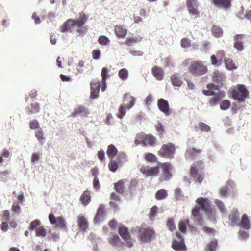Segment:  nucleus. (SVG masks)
I'll list each match as a JSON object with an SVG mask.
<instances>
[{
    "instance_id": "e433bc0d",
    "label": "nucleus",
    "mask_w": 251,
    "mask_h": 251,
    "mask_svg": "<svg viewBox=\"0 0 251 251\" xmlns=\"http://www.w3.org/2000/svg\"><path fill=\"white\" fill-rule=\"evenodd\" d=\"M26 111L29 114H32L38 112L39 111V107L38 104L35 103L31 104L30 106H28L27 107Z\"/></svg>"
},
{
    "instance_id": "412c9836",
    "label": "nucleus",
    "mask_w": 251,
    "mask_h": 251,
    "mask_svg": "<svg viewBox=\"0 0 251 251\" xmlns=\"http://www.w3.org/2000/svg\"><path fill=\"white\" fill-rule=\"evenodd\" d=\"M91 98L92 99L96 98L98 96V94L100 88V84L99 81H93L91 83Z\"/></svg>"
},
{
    "instance_id": "7ed1b4c3",
    "label": "nucleus",
    "mask_w": 251,
    "mask_h": 251,
    "mask_svg": "<svg viewBox=\"0 0 251 251\" xmlns=\"http://www.w3.org/2000/svg\"><path fill=\"white\" fill-rule=\"evenodd\" d=\"M207 90H203V93L206 96H214L209 101L211 105L217 104L218 102L225 96L224 92L222 91H219L217 93H214V91L218 90V88L214 83L208 84L207 85Z\"/></svg>"
},
{
    "instance_id": "c9c22d12",
    "label": "nucleus",
    "mask_w": 251,
    "mask_h": 251,
    "mask_svg": "<svg viewBox=\"0 0 251 251\" xmlns=\"http://www.w3.org/2000/svg\"><path fill=\"white\" fill-rule=\"evenodd\" d=\"M127 109L126 106L121 104L119 106L118 108V112L116 114L117 117L120 119H122L125 115Z\"/></svg>"
},
{
    "instance_id": "338daca9",
    "label": "nucleus",
    "mask_w": 251,
    "mask_h": 251,
    "mask_svg": "<svg viewBox=\"0 0 251 251\" xmlns=\"http://www.w3.org/2000/svg\"><path fill=\"white\" fill-rule=\"evenodd\" d=\"M228 193V189L227 187H223L220 190V193L221 196L226 197Z\"/></svg>"
},
{
    "instance_id": "f257e3e1",
    "label": "nucleus",
    "mask_w": 251,
    "mask_h": 251,
    "mask_svg": "<svg viewBox=\"0 0 251 251\" xmlns=\"http://www.w3.org/2000/svg\"><path fill=\"white\" fill-rule=\"evenodd\" d=\"M87 17L82 12L79 14V18L76 20L68 19L60 27L61 32L70 31L75 26L82 27L87 22Z\"/></svg>"
},
{
    "instance_id": "f03ea898",
    "label": "nucleus",
    "mask_w": 251,
    "mask_h": 251,
    "mask_svg": "<svg viewBox=\"0 0 251 251\" xmlns=\"http://www.w3.org/2000/svg\"><path fill=\"white\" fill-rule=\"evenodd\" d=\"M188 72L195 77L201 76L208 72V68L205 64L200 60L193 61L188 68Z\"/></svg>"
},
{
    "instance_id": "5701e85b",
    "label": "nucleus",
    "mask_w": 251,
    "mask_h": 251,
    "mask_svg": "<svg viewBox=\"0 0 251 251\" xmlns=\"http://www.w3.org/2000/svg\"><path fill=\"white\" fill-rule=\"evenodd\" d=\"M152 74L158 80H161L163 78L164 72L163 69L157 66H155L151 69Z\"/></svg>"
},
{
    "instance_id": "c85d7f7f",
    "label": "nucleus",
    "mask_w": 251,
    "mask_h": 251,
    "mask_svg": "<svg viewBox=\"0 0 251 251\" xmlns=\"http://www.w3.org/2000/svg\"><path fill=\"white\" fill-rule=\"evenodd\" d=\"M107 154L110 159H112L117 154V149L113 144L108 146L106 151Z\"/></svg>"
},
{
    "instance_id": "a18cd8bd",
    "label": "nucleus",
    "mask_w": 251,
    "mask_h": 251,
    "mask_svg": "<svg viewBox=\"0 0 251 251\" xmlns=\"http://www.w3.org/2000/svg\"><path fill=\"white\" fill-rule=\"evenodd\" d=\"M217 245L216 240H212L209 243L206 248V251H214Z\"/></svg>"
},
{
    "instance_id": "2f4dec72",
    "label": "nucleus",
    "mask_w": 251,
    "mask_h": 251,
    "mask_svg": "<svg viewBox=\"0 0 251 251\" xmlns=\"http://www.w3.org/2000/svg\"><path fill=\"white\" fill-rule=\"evenodd\" d=\"M179 75L178 74L175 73L170 78L172 84L175 86L180 87L182 84V81Z\"/></svg>"
},
{
    "instance_id": "09e8293b",
    "label": "nucleus",
    "mask_w": 251,
    "mask_h": 251,
    "mask_svg": "<svg viewBox=\"0 0 251 251\" xmlns=\"http://www.w3.org/2000/svg\"><path fill=\"white\" fill-rule=\"evenodd\" d=\"M9 157V152L7 149H4L0 157V163H2L4 159Z\"/></svg>"
},
{
    "instance_id": "c03bdc74",
    "label": "nucleus",
    "mask_w": 251,
    "mask_h": 251,
    "mask_svg": "<svg viewBox=\"0 0 251 251\" xmlns=\"http://www.w3.org/2000/svg\"><path fill=\"white\" fill-rule=\"evenodd\" d=\"M198 127L201 131L203 132H209L211 129L208 125L202 122L198 124Z\"/></svg>"
},
{
    "instance_id": "b1692460",
    "label": "nucleus",
    "mask_w": 251,
    "mask_h": 251,
    "mask_svg": "<svg viewBox=\"0 0 251 251\" xmlns=\"http://www.w3.org/2000/svg\"><path fill=\"white\" fill-rule=\"evenodd\" d=\"M123 100L125 102H126L124 105L127 106V109H129L134 105L136 99L132 96L125 94L123 96Z\"/></svg>"
},
{
    "instance_id": "4468645a",
    "label": "nucleus",
    "mask_w": 251,
    "mask_h": 251,
    "mask_svg": "<svg viewBox=\"0 0 251 251\" xmlns=\"http://www.w3.org/2000/svg\"><path fill=\"white\" fill-rule=\"evenodd\" d=\"M140 172L147 176H157L159 172L158 166L150 168L149 166H142L140 169Z\"/></svg>"
},
{
    "instance_id": "0eeeda50",
    "label": "nucleus",
    "mask_w": 251,
    "mask_h": 251,
    "mask_svg": "<svg viewBox=\"0 0 251 251\" xmlns=\"http://www.w3.org/2000/svg\"><path fill=\"white\" fill-rule=\"evenodd\" d=\"M135 142L136 143H141L145 145L153 146L156 144V140L155 138L151 134H146L141 133L137 135Z\"/></svg>"
},
{
    "instance_id": "20e7f679",
    "label": "nucleus",
    "mask_w": 251,
    "mask_h": 251,
    "mask_svg": "<svg viewBox=\"0 0 251 251\" xmlns=\"http://www.w3.org/2000/svg\"><path fill=\"white\" fill-rule=\"evenodd\" d=\"M232 97L238 102L244 101L249 96V91L244 85H238L230 90Z\"/></svg>"
},
{
    "instance_id": "37998d69",
    "label": "nucleus",
    "mask_w": 251,
    "mask_h": 251,
    "mask_svg": "<svg viewBox=\"0 0 251 251\" xmlns=\"http://www.w3.org/2000/svg\"><path fill=\"white\" fill-rule=\"evenodd\" d=\"M188 224H189L188 220L180 221L178 224V227H179V230L182 232H185L186 230L187 226L188 225Z\"/></svg>"
},
{
    "instance_id": "a211bd4d",
    "label": "nucleus",
    "mask_w": 251,
    "mask_h": 251,
    "mask_svg": "<svg viewBox=\"0 0 251 251\" xmlns=\"http://www.w3.org/2000/svg\"><path fill=\"white\" fill-rule=\"evenodd\" d=\"M157 106L159 109L166 115L170 114V108L168 102L164 99L161 98L158 100Z\"/></svg>"
},
{
    "instance_id": "864d4df0",
    "label": "nucleus",
    "mask_w": 251,
    "mask_h": 251,
    "mask_svg": "<svg viewBox=\"0 0 251 251\" xmlns=\"http://www.w3.org/2000/svg\"><path fill=\"white\" fill-rule=\"evenodd\" d=\"M181 45L183 48H188L191 46V41L187 38H183L181 39Z\"/></svg>"
},
{
    "instance_id": "6ab92c4d",
    "label": "nucleus",
    "mask_w": 251,
    "mask_h": 251,
    "mask_svg": "<svg viewBox=\"0 0 251 251\" xmlns=\"http://www.w3.org/2000/svg\"><path fill=\"white\" fill-rule=\"evenodd\" d=\"M108 70L107 68L103 67L101 70V80L100 81V87L101 90L104 91L106 88V80L110 78V75L108 74Z\"/></svg>"
},
{
    "instance_id": "1a4fd4ad",
    "label": "nucleus",
    "mask_w": 251,
    "mask_h": 251,
    "mask_svg": "<svg viewBox=\"0 0 251 251\" xmlns=\"http://www.w3.org/2000/svg\"><path fill=\"white\" fill-rule=\"evenodd\" d=\"M49 220L50 223L54 225L56 227L61 229L66 230L67 229V224L65 219L62 216L56 217L53 213H50Z\"/></svg>"
},
{
    "instance_id": "cd10ccee",
    "label": "nucleus",
    "mask_w": 251,
    "mask_h": 251,
    "mask_svg": "<svg viewBox=\"0 0 251 251\" xmlns=\"http://www.w3.org/2000/svg\"><path fill=\"white\" fill-rule=\"evenodd\" d=\"M225 78V75L219 71H215L214 72L213 79V80L218 84L222 85L223 81L224 80Z\"/></svg>"
},
{
    "instance_id": "774afa93",
    "label": "nucleus",
    "mask_w": 251,
    "mask_h": 251,
    "mask_svg": "<svg viewBox=\"0 0 251 251\" xmlns=\"http://www.w3.org/2000/svg\"><path fill=\"white\" fill-rule=\"evenodd\" d=\"M138 184V181L136 179H132L129 183V187L131 189H134Z\"/></svg>"
},
{
    "instance_id": "dca6fc26",
    "label": "nucleus",
    "mask_w": 251,
    "mask_h": 251,
    "mask_svg": "<svg viewBox=\"0 0 251 251\" xmlns=\"http://www.w3.org/2000/svg\"><path fill=\"white\" fill-rule=\"evenodd\" d=\"M190 175L196 182L201 183L204 177L203 174L198 172V169L194 166L192 165L190 168Z\"/></svg>"
},
{
    "instance_id": "5fc2aeb1",
    "label": "nucleus",
    "mask_w": 251,
    "mask_h": 251,
    "mask_svg": "<svg viewBox=\"0 0 251 251\" xmlns=\"http://www.w3.org/2000/svg\"><path fill=\"white\" fill-rule=\"evenodd\" d=\"M40 224V222L38 220H34L32 221L30 223L29 229L30 230H35V229L37 228V226Z\"/></svg>"
},
{
    "instance_id": "49530a36",
    "label": "nucleus",
    "mask_w": 251,
    "mask_h": 251,
    "mask_svg": "<svg viewBox=\"0 0 251 251\" xmlns=\"http://www.w3.org/2000/svg\"><path fill=\"white\" fill-rule=\"evenodd\" d=\"M118 165L117 162H116L115 161H113L112 159H111L110 162L108 164V168L109 169L113 172H115L118 169Z\"/></svg>"
},
{
    "instance_id": "ea45409f",
    "label": "nucleus",
    "mask_w": 251,
    "mask_h": 251,
    "mask_svg": "<svg viewBox=\"0 0 251 251\" xmlns=\"http://www.w3.org/2000/svg\"><path fill=\"white\" fill-rule=\"evenodd\" d=\"M155 128L156 131L158 132V135L160 138L163 137V134L165 132L164 126L160 122H158V123L155 125Z\"/></svg>"
},
{
    "instance_id": "aec40b11",
    "label": "nucleus",
    "mask_w": 251,
    "mask_h": 251,
    "mask_svg": "<svg viewBox=\"0 0 251 251\" xmlns=\"http://www.w3.org/2000/svg\"><path fill=\"white\" fill-rule=\"evenodd\" d=\"M201 151V150L191 148L186 150L185 157L186 159H194Z\"/></svg>"
},
{
    "instance_id": "4d7b16f0",
    "label": "nucleus",
    "mask_w": 251,
    "mask_h": 251,
    "mask_svg": "<svg viewBox=\"0 0 251 251\" xmlns=\"http://www.w3.org/2000/svg\"><path fill=\"white\" fill-rule=\"evenodd\" d=\"M215 204L217 205V206L218 207L219 210L221 211V212H225L226 211L224 204L221 201H220L219 200H216Z\"/></svg>"
},
{
    "instance_id": "13d9d810",
    "label": "nucleus",
    "mask_w": 251,
    "mask_h": 251,
    "mask_svg": "<svg viewBox=\"0 0 251 251\" xmlns=\"http://www.w3.org/2000/svg\"><path fill=\"white\" fill-rule=\"evenodd\" d=\"M145 159L148 161L153 162L156 160V157L154 154L151 153H148L146 154Z\"/></svg>"
},
{
    "instance_id": "473e14b6",
    "label": "nucleus",
    "mask_w": 251,
    "mask_h": 251,
    "mask_svg": "<svg viewBox=\"0 0 251 251\" xmlns=\"http://www.w3.org/2000/svg\"><path fill=\"white\" fill-rule=\"evenodd\" d=\"M192 215L195 220L198 222L202 221V216L201 214L199 206L196 205L192 209Z\"/></svg>"
},
{
    "instance_id": "8fccbe9b",
    "label": "nucleus",
    "mask_w": 251,
    "mask_h": 251,
    "mask_svg": "<svg viewBox=\"0 0 251 251\" xmlns=\"http://www.w3.org/2000/svg\"><path fill=\"white\" fill-rule=\"evenodd\" d=\"M167 226L169 229L172 231L175 229L176 227L174 224V221L173 218H170L168 219Z\"/></svg>"
},
{
    "instance_id": "c756f323",
    "label": "nucleus",
    "mask_w": 251,
    "mask_h": 251,
    "mask_svg": "<svg viewBox=\"0 0 251 251\" xmlns=\"http://www.w3.org/2000/svg\"><path fill=\"white\" fill-rule=\"evenodd\" d=\"M105 214V208L103 205H100L96 213L94 220L95 222L98 223L103 218Z\"/></svg>"
},
{
    "instance_id": "ddd939ff",
    "label": "nucleus",
    "mask_w": 251,
    "mask_h": 251,
    "mask_svg": "<svg viewBox=\"0 0 251 251\" xmlns=\"http://www.w3.org/2000/svg\"><path fill=\"white\" fill-rule=\"evenodd\" d=\"M176 237L180 240V241H177L176 240L173 241L172 245V247L173 249L176 251H186V247L185 245L184 240L182 239V236L180 235V233L176 232Z\"/></svg>"
},
{
    "instance_id": "9b49d317",
    "label": "nucleus",
    "mask_w": 251,
    "mask_h": 251,
    "mask_svg": "<svg viewBox=\"0 0 251 251\" xmlns=\"http://www.w3.org/2000/svg\"><path fill=\"white\" fill-rule=\"evenodd\" d=\"M162 169L163 173L160 179L162 181L169 180L172 176L170 171L172 169V165L168 162L160 163L158 166Z\"/></svg>"
},
{
    "instance_id": "e2e57ef3",
    "label": "nucleus",
    "mask_w": 251,
    "mask_h": 251,
    "mask_svg": "<svg viewBox=\"0 0 251 251\" xmlns=\"http://www.w3.org/2000/svg\"><path fill=\"white\" fill-rule=\"evenodd\" d=\"M211 64L214 66H219L221 63H219V61L217 57L215 55H212L211 56Z\"/></svg>"
},
{
    "instance_id": "052dcab7",
    "label": "nucleus",
    "mask_w": 251,
    "mask_h": 251,
    "mask_svg": "<svg viewBox=\"0 0 251 251\" xmlns=\"http://www.w3.org/2000/svg\"><path fill=\"white\" fill-rule=\"evenodd\" d=\"M12 210L15 213H19L20 211V206L18 201H15L12 206Z\"/></svg>"
},
{
    "instance_id": "603ef678",
    "label": "nucleus",
    "mask_w": 251,
    "mask_h": 251,
    "mask_svg": "<svg viewBox=\"0 0 251 251\" xmlns=\"http://www.w3.org/2000/svg\"><path fill=\"white\" fill-rule=\"evenodd\" d=\"M230 105V102L228 100H224L220 104V108L222 110L227 109Z\"/></svg>"
},
{
    "instance_id": "bb28decb",
    "label": "nucleus",
    "mask_w": 251,
    "mask_h": 251,
    "mask_svg": "<svg viewBox=\"0 0 251 251\" xmlns=\"http://www.w3.org/2000/svg\"><path fill=\"white\" fill-rule=\"evenodd\" d=\"M90 193L88 190H85L81 195L80 201L82 204L86 206L88 204L90 201Z\"/></svg>"
},
{
    "instance_id": "6e6552de",
    "label": "nucleus",
    "mask_w": 251,
    "mask_h": 251,
    "mask_svg": "<svg viewBox=\"0 0 251 251\" xmlns=\"http://www.w3.org/2000/svg\"><path fill=\"white\" fill-rule=\"evenodd\" d=\"M139 241L146 243L150 241L154 234V231L150 227H140L138 231Z\"/></svg>"
},
{
    "instance_id": "6e6d98bb",
    "label": "nucleus",
    "mask_w": 251,
    "mask_h": 251,
    "mask_svg": "<svg viewBox=\"0 0 251 251\" xmlns=\"http://www.w3.org/2000/svg\"><path fill=\"white\" fill-rule=\"evenodd\" d=\"M140 39H138V38L134 37V38H128L126 39V41L124 43L127 46H130L132 43H135L139 42Z\"/></svg>"
},
{
    "instance_id": "9d476101",
    "label": "nucleus",
    "mask_w": 251,
    "mask_h": 251,
    "mask_svg": "<svg viewBox=\"0 0 251 251\" xmlns=\"http://www.w3.org/2000/svg\"><path fill=\"white\" fill-rule=\"evenodd\" d=\"M196 202L200 205L201 209L204 211L207 216L212 215L213 211L210 202L208 199L200 197L196 200Z\"/></svg>"
},
{
    "instance_id": "a878e982",
    "label": "nucleus",
    "mask_w": 251,
    "mask_h": 251,
    "mask_svg": "<svg viewBox=\"0 0 251 251\" xmlns=\"http://www.w3.org/2000/svg\"><path fill=\"white\" fill-rule=\"evenodd\" d=\"M77 223L79 228L83 231L88 228V223L86 218L83 215H79L77 217Z\"/></svg>"
},
{
    "instance_id": "423d86ee",
    "label": "nucleus",
    "mask_w": 251,
    "mask_h": 251,
    "mask_svg": "<svg viewBox=\"0 0 251 251\" xmlns=\"http://www.w3.org/2000/svg\"><path fill=\"white\" fill-rule=\"evenodd\" d=\"M176 148L175 145L172 143L163 144L159 151L158 152L159 156L166 158L172 159L174 157V155L175 153Z\"/></svg>"
},
{
    "instance_id": "2eb2a0df",
    "label": "nucleus",
    "mask_w": 251,
    "mask_h": 251,
    "mask_svg": "<svg viewBox=\"0 0 251 251\" xmlns=\"http://www.w3.org/2000/svg\"><path fill=\"white\" fill-rule=\"evenodd\" d=\"M211 3L216 7L227 10L231 7V0H210Z\"/></svg>"
},
{
    "instance_id": "0e129e2a",
    "label": "nucleus",
    "mask_w": 251,
    "mask_h": 251,
    "mask_svg": "<svg viewBox=\"0 0 251 251\" xmlns=\"http://www.w3.org/2000/svg\"><path fill=\"white\" fill-rule=\"evenodd\" d=\"M157 210L158 208L156 206H154L151 209L149 214L150 218H152L156 215Z\"/></svg>"
},
{
    "instance_id": "de8ad7c7",
    "label": "nucleus",
    "mask_w": 251,
    "mask_h": 251,
    "mask_svg": "<svg viewBox=\"0 0 251 251\" xmlns=\"http://www.w3.org/2000/svg\"><path fill=\"white\" fill-rule=\"evenodd\" d=\"M115 189L117 192L122 193L123 191V181L120 180L115 184Z\"/></svg>"
},
{
    "instance_id": "393cba45",
    "label": "nucleus",
    "mask_w": 251,
    "mask_h": 251,
    "mask_svg": "<svg viewBox=\"0 0 251 251\" xmlns=\"http://www.w3.org/2000/svg\"><path fill=\"white\" fill-rule=\"evenodd\" d=\"M108 241L110 244L117 247L124 245V243L121 242L119 237L116 234H112L109 238Z\"/></svg>"
},
{
    "instance_id": "7c9ffc66",
    "label": "nucleus",
    "mask_w": 251,
    "mask_h": 251,
    "mask_svg": "<svg viewBox=\"0 0 251 251\" xmlns=\"http://www.w3.org/2000/svg\"><path fill=\"white\" fill-rule=\"evenodd\" d=\"M88 114L87 110L83 106H78L74 109V111L72 112L71 115L72 117H75L79 115H87Z\"/></svg>"
},
{
    "instance_id": "79ce46f5",
    "label": "nucleus",
    "mask_w": 251,
    "mask_h": 251,
    "mask_svg": "<svg viewBox=\"0 0 251 251\" xmlns=\"http://www.w3.org/2000/svg\"><path fill=\"white\" fill-rule=\"evenodd\" d=\"M128 75V71L126 69L123 68L119 71L118 76L123 80H126Z\"/></svg>"
},
{
    "instance_id": "3c124183",
    "label": "nucleus",
    "mask_w": 251,
    "mask_h": 251,
    "mask_svg": "<svg viewBox=\"0 0 251 251\" xmlns=\"http://www.w3.org/2000/svg\"><path fill=\"white\" fill-rule=\"evenodd\" d=\"M99 43L103 45H107L110 41L109 39L105 36H100L98 39Z\"/></svg>"
},
{
    "instance_id": "4be33fe9",
    "label": "nucleus",
    "mask_w": 251,
    "mask_h": 251,
    "mask_svg": "<svg viewBox=\"0 0 251 251\" xmlns=\"http://www.w3.org/2000/svg\"><path fill=\"white\" fill-rule=\"evenodd\" d=\"M115 33L119 38L125 37L127 33V30L121 25H118L115 27Z\"/></svg>"
},
{
    "instance_id": "69168bd1",
    "label": "nucleus",
    "mask_w": 251,
    "mask_h": 251,
    "mask_svg": "<svg viewBox=\"0 0 251 251\" xmlns=\"http://www.w3.org/2000/svg\"><path fill=\"white\" fill-rule=\"evenodd\" d=\"M100 55V52L99 50H95L92 51V57L95 60L99 59Z\"/></svg>"
},
{
    "instance_id": "f8f14e48",
    "label": "nucleus",
    "mask_w": 251,
    "mask_h": 251,
    "mask_svg": "<svg viewBox=\"0 0 251 251\" xmlns=\"http://www.w3.org/2000/svg\"><path fill=\"white\" fill-rule=\"evenodd\" d=\"M247 35L245 34H238L233 37L234 47L238 51L244 50V43L246 41Z\"/></svg>"
},
{
    "instance_id": "680f3d73",
    "label": "nucleus",
    "mask_w": 251,
    "mask_h": 251,
    "mask_svg": "<svg viewBox=\"0 0 251 251\" xmlns=\"http://www.w3.org/2000/svg\"><path fill=\"white\" fill-rule=\"evenodd\" d=\"M43 132L42 129H39L35 131V136L40 141L43 140Z\"/></svg>"
},
{
    "instance_id": "58836bf2",
    "label": "nucleus",
    "mask_w": 251,
    "mask_h": 251,
    "mask_svg": "<svg viewBox=\"0 0 251 251\" xmlns=\"http://www.w3.org/2000/svg\"><path fill=\"white\" fill-rule=\"evenodd\" d=\"M213 35L216 37H220L223 35V30L218 26H214L212 28Z\"/></svg>"
},
{
    "instance_id": "f3484780",
    "label": "nucleus",
    "mask_w": 251,
    "mask_h": 251,
    "mask_svg": "<svg viewBox=\"0 0 251 251\" xmlns=\"http://www.w3.org/2000/svg\"><path fill=\"white\" fill-rule=\"evenodd\" d=\"M198 2L196 0H187L186 6L189 13L192 15H198L199 12L197 10Z\"/></svg>"
},
{
    "instance_id": "72a5a7b5",
    "label": "nucleus",
    "mask_w": 251,
    "mask_h": 251,
    "mask_svg": "<svg viewBox=\"0 0 251 251\" xmlns=\"http://www.w3.org/2000/svg\"><path fill=\"white\" fill-rule=\"evenodd\" d=\"M240 226L244 229L248 230L250 228V221L247 215H243Z\"/></svg>"
},
{
    "instance_id": "bf43d9fd",
    "label": "nucleus",
    "mask_w": 251,
    "mask_h": 251,
    "mask_svg": "<svg viewBox=\"0 0 251 251\" xmlns=\"http://www.w3.org/2000/svg\"><path fill=\"white\" fill-rule=\"evenodd\" d=\"M39 123L36 120H33L29 123L30 128L31 129H37L39 127Z\"/></svg>"
},
{
    "instance_id": "a19ab883",
    "label": "nucleus",
    "mask_w": 251,
    "mask_h": 251,
    "mask_svg": "<svg viewBox=\"0 0 251 251\" xmlns=\"http://www.w3.org/2000/svg\"><path fill=\"white\" fill-rule=\"evenodd\" d=\"M35 234L37 237H45L47 235V231L43 226H39L35 229Z\"/></svg>"
},
{
    "instance_id": "4c0bfd02",
    "label": "nucleus",
    "mask_w": 251,
    "mask_h": 251,
    "mask_svg": "<svg viewBox=\"0 0 251 251\" xmlns=\"http://www.w3.org/2000/svg\"><path fill=\"white\" fill-rule=\"evenodd\" d=\"M224 62L226 68L228 70H233L237 68V66L231 58H225Z\"/></svg>"
},
{
    "instance_id": "f704fd0d",
    "label": "nucleus",
    "mask_w": 251,
    "mask_h": 251,
    "mask_svg": "<svg viewBox=\"0 0 251 251\" xmlns=\"http://www.w3.org/2000/svg\"><path fill=\"white\" fill-rule=\"evenodd\" d=\"M168 196L167 190L164 189H161L158 190L155 195V198L158 200L165 199Z\"/></svg>"
},
{
    "instance_id": "39448f33",
    "label": "nucleus",
    "mask_w": 251,
    "mask_h": 251,
    "mask_svg": "<svg viewBox=\"0 0 251 251\" xmlns=\"http://www.w3.org/2000/svg\"><path fill=\"white\" fill-rule=\"evenodd\" d=\"M118 232L124 240L125 246L128 248H131L133 246L134 240L132 238L127 227L123 225H119Z\"/></svg>"
}]
</instances>
